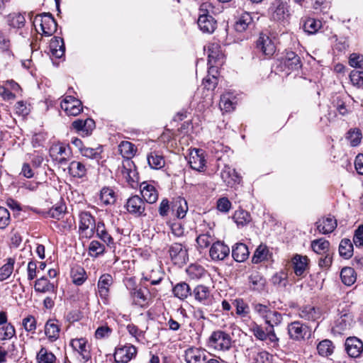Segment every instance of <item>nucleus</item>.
I'll list each match as a JSON object with an SVG mask.
<instances>
[{"mask_svg":"<svg viewBox=\"0 0 363 363\" xmlns=\"http://www.w3.org/2000/svg\"><path fill=\"white\" fill-rule=\"evenodd\" d=\"M216 13L215 7L212 3L205 1L200 5L197 23L203 33H212L216 30L217 22L212 16V14Z\"/></svg>","mask_w":363,"mask_h":363,"instance_id":"f257e3e1","label":"nucleus"},{"mask_svg":"<svg viewBox=\"0 0 363 363\" xmlns=\"http://www.w3.org/2000/svg\"><path fill=\"white\" fill-rule=\"evenodd\" d=\"M230 336L221 330L212 333L208 340V347L218 351H226L231 347Z\"/></svg>","mask_w":363,"mask_h":363,"instance_id":"f03ea898","label":"nucleus"},{"mask_svg":"<svg viewBox=\"0 0 363 363\" xmlns=\"http://www.w3.org/2000/svg\"><path fill=\"white\" fill-rule=\"evenodd\" d=\"M168 252L172 262L179 267L186 264L189 260L188 248L184 244L172 243L169 246Z\"/></svg>","mask_w":363,"mask_h":363,"instance_id":"7ed1b4c3","label":"nucleus"},{"mask_svg":"<svg viewBox=\"0 0 363 363\" xmlns=\"http://www.w3.org/2000/svg\"><path fill=\"white\" fill-rule=\"evenodd\" d=\"M50 156L60 164H67L69 157L72 156V151L69 145L57 143H54L49 150Z\"/></svg>","mask_w":363,"mask_h":363,"instance_id":"20e7f679","label":"nucleus"},{"mask_svg":"<svg viewBox=\"0 0 363 363\" xmlns=\"http://www.w3.org/2000/svg\"><path fill=\"white\" fill-rule=\"evenodd\" d=\"M70 347L75 354L80 357V360L86 362L91 358V346L84 337L74 338L70 340Z\"/></svg>","mask_w":363,"mask_h":363,"instance_id":"39448f33","label":"nucleus"},{"mask_svg":"<svg viewBox=\"0 0 363 363\" xmlns=\"http://www.w3.org/2000/svg\"><path fill=\"white\" fill-rule=\"evenodd\" d=\"M96 226L94 218L89 212H82L79 214V231L82 237L91 238Z\"/></svg>","mask_w":363,"mask_h":363,"instance_id":"423d86ee","label":"nucleus"},{"mask_svg":"<svg viewBox=\"0 0 363 363\" xmlns=\"http://www.w3.org/2000/svg\"><path fill=\"white\" fill-rule=\"evenodd\" d=\"M287 331L289 338L294 341H301L309 338L311 335L309 328L300 321H294L289 324Z\"/></svg>","mask_w":363,"mask_h":363,"instance_id":"0eeeda50","label":"nucleus"},{"mask_svg":"<svg viewBox=\"0 0 363 363\" xmlns=\"http://www.w3.org/2000/svg\"><path fill=\"white\" fill-rule=\"evenodd\" d=\"M254 336L259 340L264 341L268 340L273 347H277L279 345V339L277 336L274 329L269 330L268 328L264 330L263 328L255 323L251 328Z\"/></svg>","mask_w":363,"mask_h":363,"instance_id":"6e6552de","label":"nucleus"},{"mask_svg":"<svg viewBox=\"0 0 363 363\" xmlns=\"http://www.w3.org/2000/svg\"><path fill=\"white\" fill-rule=\"evenodd\" d=\"M207 52L208 72H216L217 73L214 67L221 65L223 60V54L220 50V46L216 43H209L207 45Z\"/></svg>","mask_w":363,"mask_h":363,"instance_id":"1a4fd4ad","label":"nucleus"},{"mask_svg":"<svg viewBox=\"0 0 363 363\" xmlns=\"http://www.w3.org/2000/svg\"><path fill=\"white\" fill-rule=\"evenodd\" d=\"M120 172L125 182L133 188L138 183V175L135 164L130 160H125L123 162Z\"/></svg>","mask_w":363,"mask_h":363,"instance_id":"9d476101","label":"nucleus"},{"mask_svg":"<svg viewBox=\"0 0 363 363\" xmlns=\"http://www.w3.org/2000/svg\"><path fill=\"white\" fill-rule=\"evenodd\" d=\"M137 354V348L130 345H118L115 350L114 359L118 363H128Z\"/></svg>","mask_w":363,"mask_h":363,"instance_id":"9b49d317","label":"nucleus"},{"mask_svg":"<svg viewBox=\"0 0 363 363\" xmlns=\"http://www.w3.org/2000/svg\"><path fill=\"white\" fill-rule=\"evenodd\" d=\"M125 206L129 213L136 217L146 216L145 201L138 195L130 197Z\"/></svg>","mask_w":363,"mask_h":363,"instance_id":"f8f14e48","label":"nucleus"},{"mask_svg":"<svg viewBox=\"0 0 363 363\" xmlns=\"http://www.w3.org/2000/svg\"><path fill=\"white\" fill-rule=\"evenodd\" d=\"M35 23H39L43 35L51 36L57 30V23L50 13L37 16Z\"/></svg>","mask_w":363,"mask_h":363,"instance_id":"ddd939ff","label":"nucleus"},{"mask_svg":"<svg viewBox=\"0 0 363 363\" xmlns=\"http://www.w3.org/2000/svg\"><path fill=\"white\" fill-rule=\"evenodd\" d=\"M60 106L67 115L73 116L79 115L83 109L81 101L72 96H67L61 102Z\"/></svg>","mask_w":363,"mask_h":363,"instance_id":"4468645a","label":"nucleus"},{"mask_svg":"<svg viewBox=\"0 0 363 363\" xmlns=\"http://www.w3.org/2000/svg\"><path fill=\"white\" fill-rule=\"evenodd\" d=\"M220 177L228 186L232 188L238 185L242 181L241 176L228 164H225L221 169Z\"/></svg>","mask_w":363,"mask_h":363,"instance_id":"2eb2a0df","label":"nucleus"},{"mask_svg":"<svg viewBox=\"0 0 363 363\" xmlns=\"http://www.w3.org/2000/svg\"><path fill=\"white\" fill-rule=\"evenodd\" d=\"M95 126V122L91 118L77 119L72 123V127L83 137L90 135Z\"/></svg>","mask_w":363,"mask_h":363,"instance_id":"dca6fc26","label":"nucleus"},{"mask_svg":"<svg viewBox=\"0 0 363 363\" xmlns=\"http://www.w3.org/2000/svg\"><path fill=\"white\" fill-rule=\"evenodd\" d=\"M113 283V277L109 274H104L99 277L97 283L98 294L100 298L104 299L105 301L108 300L110 287Z\"/></svg>","mask_w":363,"mask_h":363,"instance_id":"f3484780","label":"nucleus"},{"mask_svg":"<svg viewBox=\"0 0 363 363\" xmlns=\"http://www.w3.org/2000/svg\"><path fill=\"white\" fill-rule=\"evenodd\" d=\"M230 254V248L223 242H213L209 250V255L213 260H223Z\"/></svg>","mask_w":363,"mask_h":363,"instance_id":"a211bd4d","label":"nucleus"},{"mask_svg":"<svg viewBox=\"0 0 363 363\" xmlns=\"http://www.w3.org/2000/svg\"><path fill=\"white\" fill-rule=\"evenodd\" d=\"M195 299L201 304L210 306L213 303V296L208 287L204 285H198L193 291Z\"/></svg>","mask_w":363,"mask_h":363,"instance_id":"6ab92c4d","label":"nucleus"},{"mask_svg":"<svg viewBox=\"0 0 363 363\" xmlns=\"http://www.w3.org/2000/svg\"><path fill=\"white\" fill-rule=\"evenodd\" d=\"M189 164L191 169L203 172L206 167V160L202 150L196 149L191 152Z\"/></svg>","mask_w":363,"mask_h":363,"instance_id":"aec40b11","label":"nucleus"},{"mask_svg":"<svg viewBox=\"0 0 363 363\" xmlns=\"http://www.w3.org/2000/svg\"><path fill=\"white\" fill-rule=\"evenodd\" d=\"M272 17L275 21H284L289 16V9L286 3L281 0H275L271 7Z\"/></svg>","mask_w":363,"mask_h":363,"instance_id":"412c9836","label":"nucleus"},{"mask_svg":"<svg viewBox=\"0 0 363 363\" xmlns=\"http://www.w3.org/2000/svg\"><path fill=\"white\" fill-rule=\"evenodd\" d=\"M256 48L258 51L262 52L264 55L270 57L276 51V47L269 36L261 34L257 41Z\"/></svg>","mask_w":363,"mask_h":363,"instance_id":"4be33fe9","label":"nucleus"},{"mask_svg":"<svg viewBox=\"0 0 363 363\" xmlns=\"http://www.w3.org/2000/svg\"><path fill=\"white\" fill-rule=\"evenodd\" d=\"M345 345L347 353L353 358L359 357L363 350L362 342L356 337L347 338Z\"/></svg>","mask_w":363,"mask_h":363,"instance_id":"5701e85b","label":"nucleus"},{"mask_svg":"<svg viewBox=\"0 0 363 363\" xmlns=\"http://www.w3.org/2000/svg\"><path fill=\"white\" fill-rule=\"evenodd\" d=\"M207 356L204 350L191 347L185 351V360L187 363H206Z\"/></svg>","mask_w":363,"mask_h":363,"instance_id":"b1692460","label":"nucleus"},{"mask_svg":"<svg viewBox=\"0 0 363 363\" xmlns=\"http://www.w3.org/2000/svg\"><path fill=\"white\" fill-rule=\"evenodd\" d=\"M94 233H96V237L103 241L108 247H115L113 238L106 229L104 221L99 220L96 223Z\"/></svg>","mask_w":363,"mask_h":363,"instance_id":"393cba45","label":"nucleus"},{"mask_svg":"<svg viewBox=\"0 0 363 363\" xmlns=\"http://www.w3.org/2000/svg\"><path fill=\"white\" fill-rule=\"evenodd\" d=\"M140 191L144 201L149 203H154L158 199V193L153 185L143 182Z\"/></svg>","mask_w":363,"mask_h":363,"instance_id":"a878e982","label":"nucleus"},{"mask_svg":"<svg viewBox=\"0 0 363 363\" xmlns=\"http://www.w3.org/2000/svg\"><path fill=\"white\" fill-rule=\"evenodd\" d=\"M187 201L184 198H176L172 205V211L178 218H184L188 211Z\"/></svg>","mask_w":363,"mask_h":363,"instance_id":"bb28decb","label":"nucleus"},{"mask_svg":"<svg viewBox=\"0 0 363 363\" xmlns=\"http://www.w3.org/2000/svg\"><path fill=\"white\" fill-rule=\"evenodd\" d=\"M330 242L323 238H319V250H326L324 252V258H319V267H329L332 264V252L330 250Z\"/></svg>","mask_w":363,"mask_h":363,"instance_id":"cd10ccee","label":"nucleus"},{"mask_svg":"<svg viewBox=\"0 0 363 363\" xmlns=\"http://www.w3.org/2000/svg\"><path fill=\"white\" fill-rule=\"evenodd\" d=\"M250 255L247 246L242 242L236 243L232 249V256L238 262L245 261Z\"/></svg>","mask_w":363,"mask_h":363,"instance_id":"c85d7f7f","label":"nucleus"},{"mask_svg":"<svg viewBox=\"0 0 363 363\" xmlns=\"http://www.w3.org/2000/svg\"><path fill=\"white\" fill-rule=\"evenodd\" d=\"M34 289L36 292L45 294H55L56 287L53 283H51L47 278L43 277L35 281Z\"/></svg>","mask_w":363,"mask_h":363,"instance_id":"c756f323","label":"nucleus"},{"mask_svg":"<svg viewBox=\"0 0 363 363\" xmlns=\"http://www.w3.org/2000/svg\"><path fill=\"white\" fill-rule=\"evenodd\" d=\"M60 328L56 320H48L45 325V334L50 341L54 342L60 337Z\"/></svg>","mask_w":363,"mask_h":363,"instance_id":"7c9ffc66","label":"nucleus"},{"mask_svg":"<svg viewBox=\"0 0 363 363\" xmlns=\"http://www.w3.org/2000/svg\"><path fill=\"white\" fill-rule=\"evenodd\" d=\"M147 160L150 167L153 169H160L165 164L163 155L157 151L150 152L147 156Z\"/></svg>","mask_w":363,"mask_h":363,"instance_id":"2f4dec72","label":"nucleus"},{"mask_svg":"<svg viewBox=\"0 0 363 363\" xmlns=\"http://www.w3.org/2000/svg\"><path fill=\"white\" fill-rule=\"evenodd\" d=\"M163 275L160 269H152L143 273L141 281H150L152 285H157L163 279Z\"/></svg>","mask_w":363,"mask_h":363,"instance_id":"473e14b6","label":"nucleus"},{"mask_svg":"<svg viewBox=\"0 0 363 363\" xmlns=\"http://www.w3.org/2000/svg\"><path fill=\"white\" fill-rule=\"evenodd\" d=\"M118 150L123 157L130 160L137 152V147L129 141H122L118 145Z\"/></svg>","mask_w":363,"mask_h":363,"instance_id":"72a5a7b5","label":"nucleus"},{"mask_svg":"<svg viewBox=\"0 0 363 363\" xmlns=\"http://www.w3.org/2000/svg\"><path fill=\"white\" fill-rule=\"evenodd\" d=\"M6 21L13 28H21L25 26L26 18L21 13L13 12L7 16Z\"/></svg>","mask_w":363,"mask_h":363,"instance_id":"f704fd0d","label":"nucleus"},{"mask_svg":"<svg viewBox=\"0 0 363 363\" xmlns=\"http://www.w3.org/2000/svg\"><path fill=\"white\" fill-rule=\"evenodd\" d=\"M68 172L74 177L82 178L86 174V168L81 162L72 161L69 163Z\"/></svg>","mask_w":363,"mask_h":363,"instance_id":"c9c22d12","label":"nucleus"},{"mask_svg":"<svg viewBox=\"0 0 363 363\" xmlns=\"http://www.w3.org/2000/svg\"><path fill=\"white\" fill-rule=\"evenodd\" d=\"M50 48L52 55L57 58L62 57L65 54V44L61 38L55 37L50 43Z\"/></svg>","mask_w":363,"mask_h":363,"instance_id":"e433bc0d","label":"nucleus"},{"mask_svg":"<svg viewBox=\"0 0 363 363\" xmlns=\"http://www.w3.org/2000/svg\"><path fill=\"white\" fill-rule=\"evenodd\" d=\"M252 23L251 13L245 12L241 14L235 24V29L237 32H244Z\"/></svg>","mask_w":363,"mask_h":363,"instance_id":"4c0bfd02","label":"nucleus"},{"mask_svg":"<svg viewBox=\"0 0 363 363\" xmlns=\"http://www.w3.org/2000/svg\"><path fill=\"white\" fill-rule=\"evenodd\" d=\"M235 98L230 93H225L221 95L219 103L220 108L225 112H230L235 108Z\"/></svg>","mask_w":363,"mask_h":363,"instance_id":"58836bf2","label":"nucleus"},{"mask_svg":"<svg viewBox=\"0 0 363 363\" xmlns=\"http://www.w3.org/2000/svg\"><path fill=\"white\" fill-rule=\"evenodd\" d=\"M174 295L179 299L184 300L191 295V288L186 282L177 284L173 288Z\"/></svg>","mask_w":363,"mask_h":363,"instance_id":"ea45409f","label":"nucleus"},{"mask_svg":"<svg viewBox=\"0 0 363 363\" xmlns=\"http://www.w3.org/2000/svg\"><path fill=\"white\" fill-rule=\"evenodd\" d=\"M71 277L72 282L77 285H82L84 281L87 279V275L85 269L81 267H76L72 268L71 272Z\"/></svg>","mask_w":363,"mask_h":363,"instance_id":"a19ab883","label":"nucleus"},{"mask_svg":"<svg viewBox=\"0 0 363 363\" xmlns=\"http://www.w3.org/2000/svg\"><path fill=\"white\" fill-rule=\"evenodd\" d=\"M353 245L350 239L344 238L341 240L339 245V253L342 257L350 258L353 255Z\"/></svg>","mask_w":363,"mask_h":363,"instance_id":"79ce46f5","label":"nucleus"},{"mask_svg":"<svg viewBox=\"0 0 363 363\" xmlns=\"http://www.w3.org/2000/svg\"><path fill=\"white\" fill-rule=\"evenodd\" d=\"M100 200L105 205L113 204L116 201V195L113 189L104 186L100 192Z\"/></svg>","mask_w":363,"mask_h":363,"instance_id":"37998d69","label":"nucleus"},{"mask_svg":"<svg viewBox=\"0 0 363 363\" xmlns=\"http://www.w3.org/2000/svg\"><path fill=\"white\" fill-rule=\"evenodd\" d=\"M340 277L342 283L347 286L352 285L357 279L354 269L349 267L342 268Z\"/></svg>","mask_w":363,"mask_h":363,"instance_id":"c03bdc74","label":"nucleus"},{"mask_svg":"<svg viewBox=\"0 0 363 363\" xmlns=\"http://www.w3.org/2000/svg\"><path fill=\"white\" fill-rule=\"evenodd\" d=\"M283 320V315L278 311L272 310L265 318L264 323L268 325L269 330L274 329V327L279 325Z\"/></svg>","mask_w":363,"mask_h":363,"instance_id":"a18cd8bd","label":"nucleus"},{"mask_svg":"<svg viewBox=\"0 0 363 363\" xmlns=\"http://www.w3.org/2000/svg\"><path fill=\"white\" fill-rule=\"evenodd\" d=\"M307 257L296 255L293 258L294 270L297 276H301L307 266Z\"/></svg>","mask_w":363,"mask_h":363,"instance_id":"49530a36","label":"nucleus"},{"mask_svg":"<svg viewBox=\"0 0 363 363\" xmlns=\"http://www.w3.org/2000/svg\"><path fill=\"white\" fill-rule=\"evenodd\" d=\"M284 65L291 70L298 69L301 67L300 57L294 52H287Z\"/></svg>","mask_w":363,"mask_h":363,"instance_id":"de8ad7c7","label":"nucleus"},{"mask_svg":"<svg viewBox=\"0 0 363 363\" xmlns=\"http://www.w3.org/2000/svg\"><path fill=\"white\" fill-rule=\"evenodd\" d=\"M214 240V233L211 229H208L206 233L199 234L196 238V242L201 248H206Z\"/></svg>","mask_w":363,"mask_h":363,"instance_id":"09e8293b","label":"nucleus"},{"mask_svg":"<svg viewBox=\"0 0 363 363\" xmlns=\"http://www.w3.org/2000/svg\"><path fill=\"white\" fill-rule=\"evenodd\" d=\"M321 225L322 229L320 230L319 228V232H322L323 234L330 233L333 232L337 227V220L334 216L329 215L323 218Z\"/></svg>","mask_w":363,"mask_h":363,"instance_id":"8fccbe9b","label":"nucleus"},{"mask_svg":"<svg viewBox=\"0 0 363 363\" xmlns=\"http://www.w3.org/2000/svg\"><path fill=\"white\" fill-rule=\"evenodd\" d=\"M251 306L254 313L263 320L267 318L268 314L272 311L269 306L257 301H253Z\"/></svg>","mask_w":363,"mask_h":363,"instance_id":"3c124183","label":"nucleus"},{"mask_svg":"<svg viewBox=\"0 0 363 363\" xmlns=\"http://www.w3.org/2000/svg\"><path fill=\"white\" fill-rule=\"evenodd\" d=\"M233 218L238 226H244L249 223L251 220L250 214L242 209L238 210L235 212Z\"/></svg>","mask_w":363,"mask_h":363,"instance_id":"603ef678","label":"nucleus"},{"mask_svg":"<svg viewBox=\"0 0 363 363\" xmlns=\"http://www.w3.org/2000/svg\"><path fill=\"white\" fill-rule=\"evenodd\" d=\"M135 304L144 306L148 303L149 295L142 289H135L132 294Z\"/></svg>","mask_w":363,"mask_h":363,"instance_id":"864d4df0","label":"nucleus"},{"mask_svg":"<svg viewBox=\"0 0 363 363\" xmlns=\"http://www.w3.org/2000/svg\"><path fill=\"white\" fill-rule=\"evenodd\" d=\"M335 345L330 340L325 339L319 342V355L328 357L334 352Z\"/></svg>","mask_w":363,"mask_h":363,"instance_id":"5fc2aeb1","label":"nucleus"},{"mask_svg":"<svg viewBox=\"0 0 363 363\" xmlns=\"http://www.w3.org/2000/svg\"><path fill=\"white\" fill-rule=\"evenodd\" d=\"M249 281L252 289L256 291L262 290L265 284V279L258 272L252 273L249 277Z\"/></svg>","mask_w":363,"mask_h":363,"instance_id":"6e6d98bb","label":"nucleus"},{"mask_svg":"<svg viewBox=\"0 0 363 363\" xmlns=\"http://www.w3.org/2000/svg\"><path fill=\"white\" fill-rule=\"evenodd\" d=\"M38 363H55V356L48 352L45 347H42L36 357Z\"/></svg>","mask_w":363,"mask_h":363,"instance_id":"4d7b16f0","label":"nucleus"},{"mask_svg":"<svg viewBox=\"0 0 363 363\" xmlns=\"http://www.w3.org/2000/svg\"><path fill=\"white\" fill-rule=\"evenodd\" d=\"M269 250L266 245H260L255 250L252 257V262L258 264L264 260L267 259Z\"/></svg>","mask_w":363,"mask_h":363,"instance_id":"13d9d810","label":"nucleus"},{"mask_svg":"<svg viewBox=\"0 0 363 363\" xmlns=\"http://www.w3.org/2000/svg\"><path fill=\"white\" fill-rule=\"evenodd\" d=\"M233 304L235 307L236 314L241 317H246L250 313V308L243 299L236 298L233 301Z\"/></svg>","mask_w":363,"mask_h":363,"instance_id":"bf43d9fd","label":"nucleus"},{"mask_svg":"<svg viewBox=\"0 0 363 363\" xmlns=\"http://www.w3.org/2000/svg\"><path fill=\"white\" fill-rule=\"evenodd\" d=\"M14 263V259L9 258L7 262L0 268V281H4L11 276L13 271Z\"/></svg>","mask_w":363,"mask_h":363,"instance_id":"052dcab7","label":"nucleus"},{"mask_svg":"<svg viewBox=\"0 0 363 363\" xmlns=\"http://www.w3.org/2000/svg\"><path fill=\"white\" fill-rule=\"evenodd\" d=\"M89 252L91 256L96 257L105 252V246L98 240H92L89 244Z\"/></svg>","mask_w":363,"mask_h":363,"instance_id":"680f3d73","label":"nucleus"},{"mask_svg":"<svg viewBox=\"0 0 363 363\" xmlns=\"http://www.w3.org/2000/svg\"><path fill=\"white\" fill-rule=\"evenodd\" d=\"M287 277L286 272L280 271L272 276L271 281L275 286L285 287L287 284Z\"/></svg>","mask_w":363,"mask_h":363,"instance_id":"e2e57ef3","label":"nucleus"},{"mask_svg":"<svg viewBox=\"0 0 363 363\" xmlns=\"http://www.w3.org/2000/svg\"><path fill=\"white\" fill-rule=\"evenodd\" d=\"M15 335V328L11 324L2 325L0 328V340L11 339Z\"/></svg>","mask_w":363,"mask_h":363,"instance_id":"0e129e2a","label":"nucleus"},{"mask_svg":"<svg viewBox=\"0 0 363 363\" xmlns=\"http://www.w3.org/2000/svg\"><path fill=\"white\" fill-rule=\"evenodd\" d=\"M213 72H208V76L203 81L204 89H207V91H213L218 84V79Z\"/></svg>","mask_w":363,"mask_h":363,"instance_id":"69168bd1","label":"nucleus"},{"mask_svg":"<svg viewBox=\"0 0 363 363\" xmlns=\"http://www.w3.org/2000/svg\"><path fill=\"white\" fill-rule=\"evenodd\" d=\"M347 139L349 140L351 146H357L362 139V133L359 130H350L347 133Z\"/></svg>","mask_w":363,"mask_h":363,"instance_id":"338daca9","label":"nucleus"},{"mask_svg":"<svg viewBox=\"0 0 363 363\" xmlns=\"http://www.w3.org/2000/svg\"><path fill=\"white\" fill-rule=\"evenodd\" d=\"M273 355L267 351H261L255 357L256 363H272Z\"/></svg>","mask_w":363,"mask_h":363,"instance_id":"774afa93","label":"nucleus"}]
</instances>
